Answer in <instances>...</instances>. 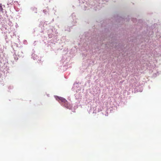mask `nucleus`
<instances>
[{
  "instance_id": "obj_1",
  "label": "nucleus",
  "mask_w": 161,
  "mask_h": 161,
  "mask_svg": "<svg viewBox=\"0 0 161 161\" xmlns=\"http://www.w3.org/2000/svg\"><path fill=\"white\" fill-rule=\"evenodd\" d=\"M56 99L58 101L60 102L61 101V102L64 103V106L65 107H67V106L65 105L66 104L67 105V101L63 97H56Z\"/></svg>"
},
{
  "instance_id": "obj_2",
  "label": "nucleus",
  "mask_w": 161,
  "mask_h": 161,
  "mask_svg": "<svg viewBox=\"0 0 161 161\" xmlns=\"http://www.w3.org/2000/svg\"><path fill=\"white\" fill-rule=\"evenodd\" d=\"M0 10L1 11H2L3 10V8L2 7L1 4H0Z\"/></svg>"
}]
</instances>
